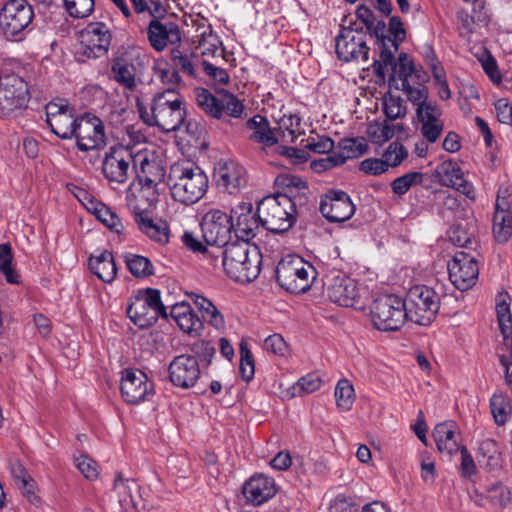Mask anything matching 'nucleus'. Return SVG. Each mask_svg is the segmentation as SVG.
Returning <instances> with one entry per match:
<instances>
[{"instance_id": "nucleus-36", "label": "nucleus", "mask_w": 512, "mask_h": 512, "mask_svg": "<svg viewBox=\"0 0 512 512\" xmlns=\"http://www.w3.org/2000/svg\"><path fill=\"white\" fill-rule=\"evenodd\" d=\"M246 126L252 131L251 139L263 146L271 147L277 144L278 140L270 127L269 121L262 115H254L246 122Z\"/></svg>"}, {"instance_id": "nucleus-32", "label": "nucleus", "mask_w": 512, "mask_h": 512, "mask_svg": "<svg viewBox=\"0 0 512 512\" xmlns=\"http://www.w3.org/2000/svg\"><path fill=\"white\" fill-rule=\"evenodd\" d=\"M433 437L440 453L452 456L461 447L460 430L456 422L445 421L435 426Z\"/></svg>"}, {"instance_id": "nucleus-48", "label": "nucleus", "mask_w": 512, "mask_h": 512, "mask_svg": "<svg viewBox=\"0 0 512 512\" xmlns=\"http://www.w3.org/2000/svg\"><path fill=\"white\" fill-rule=\"evenodd\" d=\"M240 353V374L244 381L249 382L255 374V364L252 352L247 340L242 339L239 344Z\"/></svg>"}, {"instance_id": "nucleus-47", "label": "nucleus", "mask_w": 512, "mask_h": 512, "mask_svg": "<svg viewBox=\"0 0 512 512\" xmlns=\"http://www.w3.org/2000/svg\"><path fill=\"white\" fill-rule=\"evenodd\" d=\"M485 498L495 507L505 508L512 501V492L501 482H496L485 490Z\"/></svg>"}, {"instance_id": "nucleus-6", "label": "nucleus", "mask_w": 512, "mask_h": 512, "mask_svg": "<svg viewBox=\"0 0 512 512\" xmlns=\"http://www.w3.org/2000/svg\"><path fill=\"white\" fill-rule=\"evenodd\" d=\"M258 216L263 227L273 233H283L296 220V205L285 194L264 197L258 204Z\"/></svg>"}, {"instance_id": "nucleus-33", "label": "nucleus", "mask_w": 512, "mask_h": 512, "mask_svg": "<svg viewBox=\"0 0 512 512\" xmlns=\"http://www.w3.org/2000/svg\"><path fill=\"white\" fill-rule=\"evenodd\" d=\"M153 206H147L144 209L135 207L134 218L138 228L147 235L150 239L160 243L166 244L169 241V226L164 221L155 222L147 213L148 208Z\"/></svg>"}, {"instance_id": "nucleus-26", "label": "nucleus", "mask_w": 512, "mask_h": 512, "mask_svg": "<svg viewBox=\"0 0 512 512\" xmlns=\"http://www.w3.org/2000/svg\"><path fill=\"white\" fill-rule=\"evenodd\" d=\"M320 212L330 222H344L356 210L350 196L342 190H330L320 201Z\"/></svg>"}, {"instance_id": "nucleus-22", "label": "nucleus", "mask_w": 512, "mask_h": 512, "mask_svg": "<svg viewBox=\"0 0 512 512\" xmlns=\"http://www.w3.org/2000/svg\"><path fill=\"white\" fill-rule=\"evenodd\" d=\"M508 298L507 293H500L496 299V314L503 337L497 347V355L505 369L512 367V315L507 302Z\"/></svg>"}, {"instance_id": "nucleus-40", "label": "nucleus", "mask_w": 512, "mask_h": 512, "mask_svg": "<svg viewBox=\"0 0 512 512\" xmlns=\"http://www.w3.org/2000/svg\"><path fill=\"white\" fill-rule=\"evenodd\" d=\"M396 129H402V126L382 121L370 123L366 132L373 144L382 145L394 137Z\"/></svg>"}, {"instance_id": "nucleus-10", "label": "nucleus", "mask_w": 512, "mask_h": 512, "mask_svg": "<svg viewBox=\"0 0 512 512\" xmlns=\"http://www.w3.org/2000/svg\"><path fill=\"white\" fill-rule=\"evenodd\" d=\"M373 326L380 331H396L408 319L404 300L397 295H384L373 301L370 307Z\"/></svg>"}, {"instance_id": "nucleus-15", "label": "nucleus", "mask_w": 512, "mask_h": 512, "mask_svg": "<svg viewBox=\"0 0 512 512\" xmlns=\"http://www.w3.org/2000/svg\"><path fill=\"white\" fill-rule=\"evenodd\" d=\"M120 392L126 403L138 405L152 400L154 383L139 369H125L121 373Z\"/></svg>"}, {"instance_id": "nucleus-18", "label": "nucleus", "mask_w": 512, "mask_h": 512, "mask_svg": "<svg viewBox=\"0 0 512 512\" xmlns=\"http://www.w3.org/2000/svg\"><path fill=\"white\" fill-rule=\"evenodd\" d=\"M30 100L28 83L20 76L6 75L0 80V111L9 115L25 109Z\"/></svg>"}, {"instance_id": "nucleus-19", "label": "nucleus", "mask_w": 512, "mask_h": 512, "mask_svg": "<svg viewBox=\"0 0 512 512\" xmlns=\"http://www.w3.org/2000/svg\"><path fill=\"white\" fill-rule=\"evenodd\" d=\"M338 58L344 62L357 61L366 63L369 60V48L366 36L362 31L342 28L335 40Z\"/></svg>"}, {"instance_id": "nucleus-50", "label": "nucleus", "mask_w": 512, "mask_h": 512, "mask_svg": "<svg viewBox=\"0 0 512 512\" xmlns=\"http://www.w3.org/2000/svg\"><path fill=\"white\" fill-rule=\"evenodd\" d=\"M424 174L413 171L395 178L391 183V189L394 194L402 196L406 194L413 186L423 182Z\"/></svg>"}, {"instance_id": "nucleus-21", "label": "nucleus", "mask_w": 512, "mask_h": 512, "mask_svg": "<svg viewBox=\"0 0 512 512\" xmlns=\"http://www.w3.org/2000/svg\"><path fill=\"white\" fill-rule=\"evenodd\" d=\"M448 272L453 285L461 291H466L476 284L479 267L473 256L459 251L448 263Z\"/></svg>"}, {"instance_id": "nucleus-20", "label": "nucleus", "mask_w": 512, "mask_h": 512, "mask_svg": "<svg viewBox=\"0 0 512 512\" xmlns=\"http://www.w3.org/2000/svg\"><path fill=\"white\" fill-rule=\"evenodd\" d=\"M168 372L169 380L175 387L190 389L197 385L204 370L196 357L181 354L170 362Z\"/></svg>"}, {"instance_id": "nucleus-7", "label": "nucleus", "mask_w": 512, "mask_h": 512, "mask_svg": "<svg viewBox=\"0 0 512 512\" xmlns=\"http://www.w3.org/2000/svg\"><path fill=\"white\" fill-rule=\"evenodd\" d=\"M195 95L198 107L214 119L221 121L241 119L245 114L243 102L227 90L222 89L213 94L205 88H197Z\"/></svg>"}, {"instance_id": "nucleus-49", "label": "nucleus", "mask_w": 512, "mask_h": 512, "mask_svg": "<svg viewBox=\"0 0 512 512\" xmlns=\"http://www.w3.org/2000/svg\"><path fill=\"white\" fill-rule=\"evenodd\" d=\"M322 383L323 381L317 373H308L292 386V396L300 397L304 394L313 393L321 388Z\"/></svg>"}, {"instance_id": "nucleus-37", "label": "nucleus", "mask_w": 512, "mask_h": 512, "mask_svg": "<svg viewBox=\"0 0 512 512\" xmlns=\"http://www.w3.org/2000/svg\"><path fill=\"white\" fill-rule=\"evenodd\" d=\"M112 78L124 89L133 91L137 86L136 68L133 63L123 57L113 60L111 65Z\"/></svg>"}, {"instance_id": "nucleus-52", "label": "nucleus", "mask_w": 512, "mask_h": 512, "mask_svg": "<svg viewBox=\"0 0 512 512\" xmlns=\"http://www.w3.org/2000/svg\"><path fill=\"white\" fill-rule=\"evenodd\" d=\"M409 153L405 146L398 142H391L382 153V158L389 168L398 167L407 157Z\"/></svg>"}, {"instance_id": "nucleus-41", "label": "nucleus", "mask_w": 512, "mask_h": 512, "mask_svg": "<svg viewBox=\"0 0 512 512\" xmlns=\"http://www.w3.org/2000/svg\"><path fill=\"white\" fill-rule=\"evenodd\" d=\"M493 234L497 242L505 243L512 235V211H495Z\"/></svg>"}, {"instance_id": "nucleus-39", "label": "nucleus", "mask_w": 512, "mask_h": 512, "mask_svg": "<svg viewBox=\"0 0 512 512\" xmlns=\"http://www.w3.org/2000/svg\"><path fill=\"white\" fill-rule=\"evenodd\" d=\"M137 489V484L130 479H124L117 475L114 480L112 493L117 498L118 503L123 509L134 506L133 492Z\"/></svg>"}, {"instance_id": "nucleus-3", "label": "nucleus", "mask_w": 512, "mask_h": 512, "mask_svg": "<svg viewBox=\"0 0 512 512\" xmlns=\"http://www.w3.org/2000/svg\"><path fill=\"white\" fill-rule=\"evenodd\" d=\"M208 185V176L199 166L183 163L173 165L170 169V194L175 201L183 205L197 203L207 192Z\"/></svg>"}, {"instance_id": "nucleus-61", "label": "nucleus", "mask_w": 512, "mask_h": 512, "mask_svg": "<svg viewBox=\"0 0 512 512\" xmlns=\"http://www.w3.org/2000/svg\"><path fill=\"white\" fill-rule=\"evenodd\" d=\"M434 80L438 88V95L442 100H448L451 97V91L446 81L444 70L433 61L431 64Z\"/></svg>"}, {"instance_id": "nucleus-44", "label": "nucleus", "mask_w": 512, "mask_h": 512, "mask_svg": "<svg viewBox=\"0 0 512 512\" xmlns=\"http://www.w3.org/2000/svg\"><path fill=\"white\" fill-rule=\"evenodd\" d=\"M334 396L337 407L342 411H349L356 398L353 385L345 378L337 382Z\"/></svg>"}, {"instance_id": "nucleus-16", "label": "nucleus", "mask_w": 512, "mask_h": 512, "mask_svg": "<svg viewBox=\"0 0 512 512\" xmlns=\"http://www.w3.org/2000/svg\"><path fill=\"white\" fill-rule=\"evenodd\" d=\"M46 122L51 131L61 139H71L75 134L79 119L75 109L65 99L50 101L46 107Z\"/></svg>"}, {"instance_id": "nucleus-9", "label": "nucleus", "mask_w": 512, "mask_h": 512, "mask_svg": "<svg viewBox=\"0 0 512 512\" xmlns=\"http://www.w3.org/2000/svg\"><path fill=\"white\" fill-rule=\"evenodd\" d=\"M404 302L408 319L422 326L430 325L440 308L439 295L425 285L410 288Z\"/></svg>"}, {"instance_id": "nucleus-29", "label": "nucleus", "mask_w": 512, "mask_h": 512, "mask_svg": "<svg viewBox=\"0 0 512 512\" xmlns=\"http://www.w3.org/2000/svg\"><path fill=\"white\" fill-rule=\"evenodd\" d=\"M277 485L272 477L262 473L252 475L243 485L242 493L247 503L260 506L277 493Z\"/></svg>"}, {"instance_id": "nucleus-35", "label": "nucleus", "mask_w": 512, "mask_h": 512, "mask_svg": "<svg viewBox=\"0 0 512 512\" xmlns=\"http://www.w3.org/2000/svg\"><path fill=\"white\" fill-rule=\"evenodd\" d=\"M170 314L178 327L187 334H198L203 328L202 320L188 303H176L171 307Z\"/></svg>"}, {"instance_id": "nucleus-57", "label": "nucleus", "mask_w": 512, "mask_h": 512, "mask_svg": "<svg viewBox=\"0 0 512 512\" xmlns=\"http://www.w3.org/2000/svg\"><path fill=\"white\" fill-rule=\"evenodd\" d=\"M65 8L73 18H86L94 10V0H64Z\"/></svg>"}, {"instance_id": "nucleus-42", "label": "nucleus", "mask_w": 512, "mask_h": 512, "mask_svg": "<svg viewBox=\"0 0 512 512\" xmlns=\"http://www.w3.org/2000/svg\"><path fill=\"white\" fill-rule=\"evenodd\" d=\"M490 409L496 424H505L512 411L509 397L501 392L494 393L490 400Z\"/></svg>"}, {"instance_id": "nucleus-45", "label": "nucleus", "mask_w": 512, "mask_h": 512, "mask_svg": "<svg viewBox=\"0 0 512 512\" xmlns=\"http://www.w3.org/2000/svg\"><path fill=\"white\" fill-rule=\"evenodd\" d=\"M367 151L364 139L347 138L339 143V150L335 151L338 157L343 158V164L347 159L358 158Z\"/></svg>"}, {"instance_id": "nucleus-30", "label": "nucleus", "mask_w": 512, "mask_h": 512, "mask_svg": "<svg viewBox=\"0 0 512 512\" xmlns=\"http://www.w3.org/2000/svg\"><path fill=\"white\" fill-rule=\"evenodd\" d=\"M438 175L443 185L452 187L469 200H475L476 191L473 184L464 177V172L457 162L448 160L438 166Z\"/></svg>"}, {"instance_id": "nucleus-28", "label": "nucleus", "mask_w": 512, "mask_h": 512, "mask_svg": "<svg viewBox=\"0 0 512 512\" xmlns=\"http://www.w3.org/2000/svg\"><path fill=\"white\" fill-rule=\"evenodd\" d=\"M417 129L431 144L436 143L444 131L442 110L435 103L416 108Z\"/></svg>"}, {"instance_id": "nucleus-2", "label": "nucleus", "mask_w": 512, "mask_h": 512, "mask_svg": "<svg viewBox=\"0 0 512 512\" xmlns=\"http://www.w3.org/2000/svg\"><path fill=\"white\" fill-rule=\"evenodd\" d=\"M141 119L149 126H157L164 132L178 130L184 123L186 108L183 97L173 88L157 93L149 109L138 102Z\"/></svg>"}, {"instance_id": "nucleus-31", "label": "nucleus", "mask_w": 512, "mask_h": 512, "mask_svg": "<svg viewBox=\"0 0 512 512\" xmlns=\"http://www.w3.org/2000/svg\"><path fill=\"white\" fill-rule=\"evenodd\" d=\"M147 36L151 46L159 52L169 44L175 45L181 41L180 29L171 21L152 20L147 29Z\"/></svg>"}, {"instance_id": "nucleus-25", "label": "nucleus", "mask_w": 512, "mask_h": 512, "mask_svg": "<svg viewBox=\"0 0 512 512\" xmlns=\"http://www.w3.org/2000/svg\"><path fill=\"white\" fill-rule=\"evenodd\" d=\"M234 224L235 241H247L253 239L259 230L261 221L258 211H253V205L250 202H240L231 209L229 215Z\"/></svg>"}, {"instance_id": "nucleus-46", "label": "nucleus", "mask_w": 512, "mask_h": 512, "mask_svg": "<svg viewBox=\"0 0 512 512\" xmlns=\"http://www.w3.org/2000/svg\"><path fill=\"white\" fill-rule=\"evenodd\" d=\"M382 109L389 120L402 119L407 114L406 105L403 99L391 92L384 95L382 99Z\"/></svg>"}, {"instance_id": "nucleus-34", "label": "nucleus", "mask_w": 512, "mask_h": 512, "mask_svg": "<svg viewBox=\"0 0 512 512\" xmlns=\"http://www.w3.org/2000/svg\"><path fill=\"white\" fill-rule=\"evenodd\" d=\"M88 265L90 271L105 283H112L117 276L114 256L108 250L96 251L89 257Z\"/></svg>"}, {"instance_id": "nucleus-43", "label": "nucleus", "mask_w": 512, "mask_h": 512, "mask_svg": "<svg viewBox=\"0 0 512 512\" xmlns=\"http://www.w3.org/2000/svg\"><path fill=\"white\" fill-rule=\"evenodd\" d=\"M125 263L130 273L136 278H145L154 274L153 264L145 256L126 254Z\"/></svg>"}, {"instance_id": "nucleus-51", "label": "nucleus", "mask_w": 512, "mask_h": 512, "mask_svg": "<svg viewBox=\"0 0 512 512\" xmlns=\"http://www.w3.org/2000/svg\"><path fill=\"white\" fill-rule=\"evenodd\" d=\"M96 218L101 221L110 230L121 233L123 225L118 215L112 211L109 207L102 203H97L93 207Z\"/></svg>"}, {"instance_id": "nucleus-8", "label": "nucleus", "mask_w": 512, "mask_h": 512, "mask_svg": "<svg viewBox=\"0 0 512 512\" xmlns=\"http://www.w3.org/2000/svg\"><path fill=\"white\" fill-rule=\"evenodd\" d=\"M317 275L316 269L299 256L283 258L276 267V280L287 292H306Z\"/></svg>"}, {"instance_id": "nucleus-55", "label": "nucleus", "mask_w": 512, "mask_h": 512, "mask_svg": "<svg viewBox=\"0 0 512 512\" xmlns=\"http://www.w3.org/2000/svg\"><path fill=\"white\" fill-rule=\"evenodd\" d=\"M11 475L24 495L28 497L34 496V481L21 464L16 463L11 466Z\"/></svg>"}, {"instance_id": "nucleus-54", "label": "nucleus", "mask_w": 512, "mask_h": 512, "mask_svg": "<svg viewBox=\"0 0 512 512\" xmlns=\"http://www.w3.org/2000/svg\"><path fill=\"white\" fill-rule=\"evenodd\" d=\"M190 356L196 357V359L200 362L203 370L205 371L207 367L211 364L212 358L214 357L216 350L213 344L209 341H197L191 347Z\"/></svg>"}, {"instance_id": "nucleus-27", "label": "nucleus", "mask_w": 512, "mask_h": 512, "mask_svg": "<svg viewBox=\"0 0 512 512\" xmlns=\"http://www.w3.org/2000/svg\"><path fill=\"white\" fill-rule=\"evenodd\" d=\"M214 177L217 186L229 194L240 192L248 182L244 166L233 160L219 162Z\"/></svg>"}, {"instance_id": "nucleus-12", "label": "nucleus", "mask_w": 512, "mask_h": 512, "mask_svg": "<svg viewBox=\"0 0 512 512\" xmlns=\"http://www.w3.org/2000/svg\"><path fill=\"white\" fill-rule=\"evenodd\" d=\"M34 9L27 0H8L0 10V30L6 37L30 31Z\"/></svg>"}, {"instance_id": "nucleus-38", "label": "nucleus", "mask_w": 512, "mask_h": 512, "mask_svg": "<svg viewBox=\"0 0 512 512\" xmlns=\"http://www.w3.org/2000/svg\"><path fill=\"white\" fill-rule=\"evenodd\" d=\"M191 299L198 310L201 312L204 321L208 322L211 326L218 330L225 327V320L222 313L209 299L196 293L191 294Z\"/></svg>"}, {"instance_id": "nucleus-24", "label": "nucleus", "mask_w": 512, "mask_h": 512, "mask_svg": "<svg viewBox=\"0 0 512 512\" xmlns=\"http://www.w3.org/2000/svg\"><path fill=\"white\" fill-rule=\"evenodd\" d=\"M73 138L81 151L102 149L106 145L104 124L95 116L80 118Z\"/></svg>"}, {"instance_id": "nucleus-59", "label": "nucleus", "mask_w": 512, "mask_h": 512, "mask_svg": "<svg viewBox=\"0 0 512 512\" xmlns=\"http://www.w3.org/2000/svg\"><path fill=\"white\" fill-rule=\"evenodd\" d=\"M74 463L80 473L88 480H95L99 476L97 463L87 455L74 458Z\"/></svg>"}, {"instance_id": "nucleus-17", "label": "nucleus", "mask_w": 512, "mask_h": 512, "mask_svg": "<svg viewBox=\"0 0 512 512\" xmlns=\"http://www.w3.org/2000/svg\"><path fill=\"white\" fill-rule=\"evenodd\" d=\"M202 236L208 246H225L232 244L234 224L231 217L219 209L206 212L200 223Z\"/></svg>"}, {"instance_id": "nucleus-56", "label": "nucleus", "mask_w": 512, "mask_h": 512, "mask_svg": "<svg viewBox=\"0 0 512 512\" xmlns=\"http://www.w3.org/2000/svg\"><path fill=\"white\" fill-rule=\"evenodd\" d=\"M276 121L281 130L288 132L292 141L304 133L301 118L298 114H284Z\"/></svg>"}, {"instance_id": "nucleus-23", "label": "nucleus", "mask_w": 512, "mask_h": 512, "mask_svg": "<svg viewBox=\"0 0 512 512\" xmlns=\"http://www.w3.org/2000/svg\"><path fill=\"white\" fill-rule=\"evenodd\" d=\"M387 29L383 20L376 19L371 26L367 27L370 36L375 38V43L380 51V59H374L372 62L373 71L380 78H384L387 67L394 64L397 52V47L392 44Z\"/></svg>"}, {"instance_id": "nucleus-53", "label": "nucleus", "mask_w": 512, "mask_h": 512, "mask_svg": "<svg viewBox=\"0 0 512 512\" xmlns=\"http://www.w3.org/2000/svg\"><path fill=\"white\" fill-rule=\"evenodd\" d=\"M12 249L9 244L0 245V272L5 276L9 283H18L19 275L12 267Z\"/></svg>"}, {"instance_id": "nucleus-11", "label": "nucleus", "mask_w": 512, "mask_h": 512, "mask_svg": "<svg viewBox=\"0 0 512 512\" xmlns=\"http://www.w3.org/2000/svg\"><path fill=\"white\" fill-rule=\"evenodd\" d=\"M127 314L130 320L140 328L150 327L160 316H167L159 290L152 288L139 291L132 297Z\"/></svg>"}, {"instance_id": "nucleus-63", "label": "nucleus", "mask_w": 512, "mask_h": 512, "mask_svg": "<svg viewBox=\"0 0 512 512\" xmlns=\"http://www.w3.org/2000/svg\"><path fill=\"white\" fill-rule=\"evenodd\" d=\"M390 168L381 158H367L360 163V170L368 175H381Z\"/></svg>"}, {"instance_id": "nucleus-5", "label": "nucleus", "mask_w": 512, "mask_h": 512, "mask_svg": "<svg viewBox=\"0 0 512 512\" xmlns=\"http://www.w3.org/2000/svg\"><path fill=\"white\" fill-rule=\"evenodd\" d=\"M393 72L389 78V87L395 90H401L416 108L424 105H431L428 101V89L424 82L426 74L417 69L413 59L406 53H401L398 61L391 66Z\"/></svg>"}, {"instance_id": "nucleus-1", "label": "nucleus", "mask_w": 512, "mask_h": 512, "mask_svg": "<svg viewBox=\"0 0 512 512\" xmlns=\"http://www.w3.org/2000/svg\"><path fill=\"white\" fill-rule=\"evenodd\" d=\"M146 166H150L146 155L138 153L134 156L126 147L114 146L104 157L102 171L109 182L123 184L135 169L140 182H144L138 197L146 198L149 200V206H153L158 201V194L155 190V181L144 175Z\"/></svg>"}, {"instance_id": "nucleus-58", "label": "nucleus", "mask_w": 512, "mask_h": 512, "mask_svg": "<svg viewBox=\"0 0 512 512\" xmlns=\"http://www.w3.org/2000/svg\"><path fill=\"white\" fill-rule=\"evenodd\" d=\"M172 60L181 71L191 77L195 76V66L199 61L194 53L182 54L180 51L172 52Z\"/></svg>"}, {"instance_id": "nucleus-14", "label": "nucleus", "mask_w": 512, "mask_h": 512, "mask_svg": "<svg viewBox=\"0 0 512 512\" xmlns=\"http://www.w3.org/2000/svg\"><path fill=\"white\" fill-rule=\"evenodd\" d=\"M324 289L328 299L335 304L353 307L359 303L360 294L356 281L342 271L327 273Z\"/></svg>"}, {"instance_id": "nucleus-64", "label": "nucleus", "mask_w": 512, "mask_h": 512, "mask_svg": "<svg viewBox=\"0 0 512 512\" xmlns=\"http://www.w3.org/2000/svg\"><path fill=\"white\" fill-rule=\"evenodd\" d=\"M154 73L157 79H159L163 84L176 85L180 81L178 72L166 64L155 65Z\"/></svg>"}, {"instance_id": "nucleus-60", "label": "nucleus", "mask_w": 512, "mask_h": 512, "mask_svg": "<svg viewBox=\"0 0 512 512\" xmlns=\"http://www.w3.org/2000/svg\"><path fill=\"white\" fill-rule=\"evenodd\" d=\"M305 147L310 151L319 154L333 152L334 141L328 136H311L306 140Z\"/></svg>"}, {"instance_id": "nucleus-13", "label": "nucleus", "mask_w": 512, "mask_h": 512, "mask_svg": "<svg viewBox=\"0 0 512 512\" xmlns=\"http://www.w3.org/2000/svg\"><path fill=\"white\" fill-rule=\"evenodd\" d=\"M112 32L103 22H91L80 33L78 59H97L105 56L110 48Z\"/></svg>"}, {"instance_id": "nucleus-62", "label": "nucleus", "mask_w": 512, "mask_h": 512, "mask_svg": "<svg viewBox=\"0 0 512 512\" xmlns=\"http://www.w3.org/2000/svg\"><path fill=\"white\" fill-rule=\"evenodd\" d=\"M387 34L390 36L392 44H394L398 50L400 43L406 38V31L400 17L393 16L390 18Z\"/></svg>"}, {"instance_id": "nucleus-4", "label": "nucleus", "mask_w": 512, "mask_h": 512, "mask_svg": "<svg viewBox=\"0 0 512 512\" xmlns=\"http://www.w3.org/2000/svg\"><path fill=\"white\" fill-rule=\"evenodd\" d=\"M262 254L256 245L234 241L224 249L222 267L233 280L247 283L255 280L261 271Z\"/></svg>"}]
</instances>
